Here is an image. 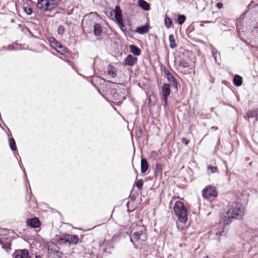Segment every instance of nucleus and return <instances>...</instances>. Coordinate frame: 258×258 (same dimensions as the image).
Instances as JSON below:
<instances>
[{
  "label": "nucleus",
  "instance_id": "0eeeda50",
  "mask_svg": "<svg viewBox=\"0 0 258 258\" xmlns=\"http://www.w3.org/2000/svg\"><path fill=\"white\" fill-rule=\"evenodd\" d=\"M60 240L70 244H76L78 241L79 239L77 236L75 235L66 234L61 238Z\"/></svg>",
  "mask_w": 258,
  "mask_h": 258
},
{
  "label": "nucleus",
  "instance_id": "f8f14e48",
  "mask_svg": "<svg viewBox=\"0 0 258 258\" xmlns=\"http://www.w3.org/2000/svg\"><path fill=\"white\" fill-rule=\"evenodd\" d=\"M107 74L112 78H115L117 76V70L114 66L109 64L107 66Z\"/></svg>",
  "mask_w": 258,
  "mask_h": 258
},
{
  "label": "nucleus",
  "instance_id": "58836bf2",
  "mask_svg": "<svg viewBox=\"0 0 258 258\" xmlns=\"http://www.w3.org/2000/svg\"><path fill=\"white\" fill-rule=\"evenodd\" d=\"M204 258H209V257L208 256H205V257H204Z\"/></svg>",
  "mask_w": 258,
  "mask_h": 258
},
{
  "label": "nucleus",
  "instance_id": "cd10ccee",
  "mask_svg": "<svg viewBox=\"0 0 258 258\" xmlns=\"http://www.w3.org/2000/svg\"><path fill=\"white\" fill-rule=\"evenodd\" d=\"M179 67L184 69L187 68L189 67V64L184 60H180L179 62Z\"/></svg>",
  "mask_w": 258,
  "mask_h": 258
},
{
  "label": "nucleus",
  "instance_id": "72a5a7b5",
  "mask_svg": "<svg viewBox=\"0 0 258 258\" xmlns=\"http://www.w3.org/2000/svg\"><path fill=\"white\" fill-rule=\"evenodd\" d=\"M3 248L4 249H5L6 250L8 251L9 250V249H11V247H10V244L9 243H7L6 244H5L3 246Z\"/></svg>",
  "mask_w": 258,
  "mask_h": 258
},
{
  "label": "nucleus",
  "instance_id": "aec40b11",
  "mask_svg": "<svg viewBox=\"0 0 258 258\" xmlns=\"http://www.w3.org/2000/svg\"><path fill=\"white\" fill-rule=\"evenodd\" d=\"M246 115L249 118H253L256 117L258 115V109H253L248 110L246 112Z\"/></svg>",
  "mask_w": 258,
  "mask_h": 258
},
{
  "label": "nucleus",
  "instance_id": "c756f323",
  "mask_svg": "<svg viewBox=\"0 0 258 258\" xmlns=\"http://www.w3.org/2000/svg\"><path fill=\"white\" fill-rule=\"evenodd\" d=\"M143 185V181L142 179H139L136 182V186L139 189H141Z\"/></svg>",
  "mask_w": 258,
  "mask_h": 258
},
{
  "label": "nucleus",
  "instance_id": "c85d7f7f",
  "mask_svg": "<svg viewBox=\"0 0 258 258\" xmlns=\"http://www.w3.org/2000/svg\"><path fill=\"white\" fill-rule=\"evenodd\" d=\"M208 170L210 171V173H215L218 172V169L216 167L208 166L207 167Z\"/></svg>",
  "mask_w": 258,
  "mask_h": 258
},
{
  "label": "nucleus",
  "instance_id": "dca6fc26",
  "mask_svg": "<svg viewBox=\"0 0 258 258\" xmlns=\"http://www.w3.org/2000/svg\"><path fill=\"white\" fill-rule=\"evenodd\" d=\"M167 78L170 83L171 86L175 89L177 88V83L175 78L169 73L167 74Z\"/></svg>",
  "mask_w": 258,
  "mask_h": 258
},
{
  "label": "nucleus",
  "instance_id": "2f4dec72",
  "mask_svg": "<svg viewBox=\"0 0 258 258\" xmlns=\"http://www.w3.org/2000/svg\"><path fill=\"white\" fill-rule=\"evenodd\" d=\"M115 16H121V10L120 8L118 6H116L115 8V10L114 11Z\"/></svg>",
  "mask_w": 258,
  "mask_h": 258
},
{
  "label": "nucleus",
  "instance_id": "6ab92c4d",
  "mask_svg": "<svg viewBox=\"0 0 258 258\" xmlns=\"http://www.w3.org/2000/svg\"><path fill=\"white\" fill-rule=\"evenodd\" d=\"M130 51L136 55H140L141 54V50L140 49L134 45H131L130 46Z\"/></svg>",
  "mask_w": 258,
  "mask_h": 258
},
{
  "label": "nucleus",
  "instance_id": "6e6552de",
  "mask_svg": "<svg viewBox=\"0 0 258 258\" xmlns=\"http://www.w3.org/2000/svg\"><path fill=\"white\" fill-rule=\"evenodd\" d=\"M48 40L51 46L53 47L55 50H57V48L63 49L62 51H59L60 53L62 54L66 52V48L59 44L54 38L50 37Z\"/></svg>",
  "mask_w": 258,
  "mask_h": 258
},
{
  "label": "nucleus",
  "instance_id": "473e14b6",
  "mask_svg": "<svg viewBox=\"0 0 258 258\" xmlns=\"http://www.w3.org/2000/svg\"><path fill=\"white\" fill-rule=\"evenodd\" d=\"M24 11L27 15H30L32 12L31 8L29 7H25Z\"/></svg>",
  "mask_w": 258,
  "mask_h": 258
},
{
  "label": "nucleus",
  "instance_id": "4468645a",
  "mask_svg": "<svg viewBox=\"0 0 258 258\" xmlns=\"http://www.w3.org/2000/svg\"><path fill=\"white\" fill-rule=\"evenodd\" d=\"M138 6L145 11H149L150 9V5L144 0H139Z\"/></svg>",
  "mask_w": 258,
  "mask_h": 258
},
{
  "label": "nucleus",
  "instance_id": "c9c22d12",
  "mask_svg": "<svg viewBox=\"0 0 258 258\" xmlns=\"http://www.w3.org/2000/svg\"><path fill=\"white\" fill-rule=\"evenodd\" d=\"M216 6L217 8H218L219 9L222 8V7L223 6L222 4L220 3H217Z\"/></svg>",
  "mask_w": 258,
  "mask_h": 258
},
{
  "label": "nucleus",
  "instance_id": "4c0bfd02",
  "mask_svg": "<svg viewBox=\"0 0 258 258\" xmlns=\"http://www.w3.org/2000/svg\"><path fill=\"white\" fill-rule=\"evenodd\" d=\"M151 100V97L150 96L149 98V101H150Z\"/></svg>",
  "mask_w": 258,
  "mask_h": 258
},
{
  "label": "nucleus",
  "instance_id": "f704fd0d",
  "mask_svg": "<svg viewBox=\"0 0 258 258\" xmlns=\"http://www.w3.org/2000/svg\"><path fill=\"white\" fill-rule=\"evenodd\" d=\"M182 143L184 144L185 145H187L189 143L188 140H187L186 138H182Z\"/></svg>",
  "mask_w": 258,
  "mask_h": 258
},
{
  "label": "nucleus",
  "instance_id": "b1692460",
  "mask_svg": "<svg viewBox=\"0 0 258 258\" xmlns=\"http://www.w3.org/2000/svg\"><path fill=\"white\" fill-rule=\"evenodd\" d=\"M164 25L167 28H169L172 25V21L171 19L166 17L164 19Z\"/></svg>",
  "mask_w": 258,
  "mask_h": 258
},
{
  "label": "nucleus",
  "instance_id": "412c9836",
  "mask_svg": "<svg viewBox=\"0 0 258 258\" xmlns=\"http://www.w3.org/2000/svg\"><path fill=\"white\" fill-rule=\"evenodd\" d=\"M242 83V78L236 75L233 79V83L236 86H240Z\"/></svg>",
  "mask_w": 258,
  "mask_h": 258
},
{
  "label": "nucleus",
  "instance_id": "9d476101",
  "mask_svg": "<svg viewBox=\"0 0 258 258\" xmlns=\"http://www.w3.org/2000/svg\"><path fill=\"white\" fill-rule=\"evenodd\" d=\"M137 61V58L131 54L128 55L125 60V64L129 66L134 65Z\"/></svg>",
  "mask_w": 258,
  "mask_h": 258
},
{
  "label": "nucleus",
  "instance_id": "ddd939ff",
  "mask_svg": "<svg viewBox=\"0 0 258 258\" xmlns=\"http://www.w3.org/2000/svg\"><path fill=\"white\" fill-rule=\"evenodd\" d=\"M15 258H30L29 254V251L27 249L20 250V253H17Z\"/></svg>",
  "mask_w": 258,
  "mask_h": 258
},
{
  "label": "nucleus",
  "instance_id": "20e7f679",
  "mask_svg": "<svg viewBox=\"0 0 258 258\" xmlns=\"http://www.w3.org/2000/svg\"><path fill=\"white\" fill-rule=\"evenodd\" d=\"M218 192L215 187L209 185L202 190L203 196L209 201L214 200L217 197Z\"/></svg>",
  "mask_w": 258,
  "mask_h": 258
},
{
  "label": "nucleus",
  "instance_id": "f257e3e1",
  "mask_svg": "<svg viewBox=\"0 0 258 258\" xmlns=\"http://www.w3.org/2000/svg\"><path fill=\"white\" fill-rule=\"evenodd\" d=\"M244 214V208L239 203H232L229 204L225 212H223L221 219L224 224L231 223V219H241Z\"/></svg>",
  "mask_w": 258,
  "mask_h": 258
},
{
  "label": "nucleus",
  "instance_id": "2eb2a0df",
  "mask_svg": "<svg viewBox=\"0 0 258 258\" xmlns=\"http://www.w3.org/2000/svg\"><path fill=\"white\" fill-rule=\"evenodd\" d=\"M136 32L140 34H143L148 32V26L147 25L138 27L136 29Z\"/></svg>",
  "mask_w": 258,
  "mask_h": 258
},
{
  "label": "nucleus",
  "instance_id": "423d86ee",
  "mask_svg": "<svg viewBox=\"0 0 258 258\" xmlns=\"http://www.w3.org/2000/svg\"><path fill=\"white\" fill-rule=\"evenodd\" d=\"M170 94V85L169 84H165L162 87V97L164 102V105L167 106V98Z\"/></svg>",
  "mask_w": 258,
  "mask_h": 258
},
{
  "label": "nucleus",
  "instance_id": "7c9ffc66",
  "mask_svg": "<svg viewBox=\"0 0 258 258\" xmlns=\"http://www.w3.org/2000/svg\"><path fill=\"white\" fill-rule=\"evenodd\" d=\"M64 28L62 26H59L57 29V32L58 34L62 35L64 31Z\"/></svg>",
  "mask_w": 258,
  "mask_h": 258
},
{
  "label": "nucleus",
  "instance_id": "9b49d317",
  "mask_svg": "<svg viewBox=\"0 0 258 258\" xmlns=\"http://www.w3.org/2000/svg\"><path fill=\"white\" fill-rule=\"evenodd\" d=\"M102 29L100 24H96L94 26V33L97 36L98 39H100L101 37Z\"/></svg>",
  "mask_w": 258,
  "mask_h": 258
},
{
  "label": "nucleus",
  "instance_id": "39448f33",
  "mask_svg": "<svg viewBox=\"0 0 258 258\" xmlns=\"http://www.w3.org/2000/svg\"><path fill=\"white\" fill-rule=\"evenodd\" d=\"M146 239L147 235L145 232V228L144 227H142L139 231L134 232L132 237L131 238V241L133 242V239L136 241H138L140 239L143 241H145Z\"/></svg>",
  "mask_w": 258,
  "mask_h": 258
},
{
  "label": "nucleus",
  "instance_id": "a878e982",
  "mask_svg": "<svg viewBox=\"0 0 258 258\" xmlns=\"http://www.w3.org/2000/svg\"><path fill=\"white\" fill-rule=\"evenodd\" d=\"M185 19H186V17L184 15H180L178 16V17L177 18V22L178 24L181 25L185 22Z\"/></svg>",
  "mask_w": 258,
  "mask_h": 258
},
{
  "label": "nucleus",
  "instance_id": "a211bd4d",
  "mask_svg": "<svg viewBox=\"0 0 258 258\" xmlns=\"http://www.w3.org/2000/svg\"><path fill=\"white\" fill-rule=\"evenodd\" d=\"M216 226H218L219 229L216 232V235H221L222 234L226 233L228 231V228L226 226H220L219 225H216Z\"/></svg>",
  "mask_w": 258,
  "mask_h": 258
},
{
  "label": "nucleus",
  "instance_id": "f3484780",
  "mask_svg": "<svg viewBox=\"0 0 258 258\" xmlns=\"http://www.w3.org/2000/svg\"><path fill=\"white\" fill-rule=\"evenodd\" d=\"M149 165L147 160L145 159H141V171L143 173H145L148 169Z\"/></svg>",
  "mask_w": 258,
  "mask_h": 258
},
{
  "label": "nucleus",
  "instance_id": "1a4fd4ad",
  "mask_svg": "<svg viewBox=\"0 0 258 258\" xmlns=\"http://www.w3.org/2000/svg\"><path fill=\"white\" fill-rule=\"evenodd\" d=\"M26 223L28 225L33 228H38L40 226V221L37 218L28 219Z\"/></svg>",
  "mask_w": 258,
  "mask_h": 258
},
{
  "label": "nucleus",
  "instance_id": "5701e85b",
  "mask_svg": "<svg viewBox=\"0 0 258 258\" xmlns=\"http://www.w3.org/2000/svg\"><path fill=\"white\" fill-rule=\"evenodd\" d=\"M169 41L170 42V47L171 48H174L176 47V45L175 42L174 37L173 35L171 34L169 36Z\"/></svg>",
  "mask_w": 258,
  "mask_h": 258
},
{
  "label": "nucleus",
  "instance_id": "ea45409f",
  "mask_svg": "<svg viewBox=\"0 0 258 258\" xmlns=\"http://www.w3.org/2000/svg\"><path fill=\"white\" fill-rule=\"evenodd\" d=\"M110 15H112V12H110Z\"/></svg>",
  "mask_w": 258,
  "mask_h": 258
},
{
  "label": "nucleus",
  "instance_id": "f03ea898",
  "mask_svg": "<svg viewBox=\"0 0 258 258\" xmlns=\"http://www.w3.org/2000/svg\"><path fill=\"white\" fill-rule=\"evenodd\" d=\"M173 210L178 220L182 223H185L187 220L188 213L183 203L180 201L176 202L174 204Z\"/></svg>",
  "mask_w": 258,
  "mask_h": 258
},
{
  "label": "nucleus",
  "instance_id": "393cba45",
  "mask_svg": "<svg viewBox=\"0 0 258 258\" xmlns=\"http://www.w3.org/2000/svg\"><path fill=\"white\" fill-rule=\"evenodd\" d=\"M162 172V166L161 164H157L156 165L155 173L156 176L161 175Z\"/></svg>",
  "mask_w": 258,
  "mask_h": 258
},
{
  "label": "nucleus",
  "instance_id": "e433bc0d",
  "mask_svg": "<svg viewBox=\"0 0 258 258\" xmlns=\"http://www.w3.org/2000/svg\"><path fill=\"white\" fill-rule=\"evenodd\" d=\"M63 49L62 48H57V51L59 52V51H62Z\"/></svg>",
  "mask_w": 258,
  "mask_h": 258
},
{
  "label": "nucleus",
  "instance_id": "bb28decb",
  "mask_svg": "<svg viewBox=\"0 0 258 258\" xmlns=\"http://www.w3.org/2000/svg\"><path fill=\"white\" fill-rule=\"evenodd\" d=\"M10 147L12 151H15L16 150V145L15 141L13 138L11 139L10 140Z\"/></svg>",
  "mask_w": 258,
  "mask_h": 258
},
{
  "label": "nucleus",
  "instance_id": "7ed1b4c3",
  "mask_svg": "<svg viewBox=\"0 0 258 258\" xmlns=\"http://www.w3.org/2000/svg\"><path fill=\"white\" fill-rule=\"evenodd\" d=\"M60 3V0H41L37 3L38 9L42 11H50L56 8Z\"/></svg>",
  "mask_w": 258,
  "mask_h": 258
},
{
  "label": "nucleus",
  "instance_id": "4be33fe9",
  "mask_svg": "<svg viewBox=\"0 0 258 258\" xmlns=\"http://www.w3.org/2000/svg\"><path fill=\"white\" fill-rule=\"evenodd\" d=\"M115 19L116 23L122 29V28L124 27V24L121 16H115Z\"/></svg>",
  "mask_w": 258,
  "mask_h": 258
}]
</instances>
